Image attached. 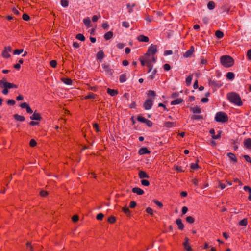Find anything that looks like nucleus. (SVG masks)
<instances>
[{
  "mask_svg": "<svg viewBox=\"0 0 251 251\" xmlns=\"http://www.w3.org/2000/svg\"><path fill=\"white\" fill-rule=\"evenodd\" d=\"M138 176L140 178L143 179L144 178H149V176L144 171H140L138 173Z\"/></svg>",
  "mask_w": 251,
  "mask_h": 251,
  "instance_id": "nucleus-13",
  "label": "nucleus"
},
{
  "mask_svg": "<svg viewBox=\"0 0 251 251\" xmlns=\"http://www.w3.org/2000/svg\"><path fill=\"white\" fill-rule=\"evenodd\" d=\"M30 119L33 120L40 121L42 119V117L39 113L35 111L33 115L30 116Z\"/></svg>",
  "mask_w": 251,
  "mask_h": 251,
  "instance_id": "nucleus-10",
  "label": "nucleus"
},
{
  "mask_svg": "<svg viewBox=\"0 0 251 251\" xmlns=\"http://www.w3.org/2000/svg\"><path fill=\"white\" fill-rule=\"evenodd\" d=\"M215 7V3L212 1H209L207 4V7L209 10H213Z\"/></svg>",
  "mask_w": 251,
  "mask_h": 251,
  "instance_id": "nucleus-29",
  "label": "nucleus"
},
{
  "mask_svg": "<svg viewBox=\"0 0 251 251\" xmlns=\"http://www.w3.org/2000/svg\"><path fill=\"white\" fill-rule=\"evenodd\" d=\"M61 80L67 85H71L72 84V79L69 78H62Z\"/></svg>",
  "mask_w": 251,
  "mask_h": 251,
  "instance_id": "nucleus-23",
  "label": "nucleus"
},
{
  "mask_svg": "<svg viewBox=\"0 0 251 251\" xmlns=\"http://www.w3.org/2000/svg\"><path fill=\"white\" fill-rule=\"evenodd\" d=\"M122 211L126 215H129L130 211L127 207H124L122 208Z\"/></svg>",
  "mask_w": 251,
  "mask_h": 251,
  "instance_id": "nucleus-39",
  "label": "nucleus"
},
{
  "mask_svg": "<svg viewBox=\"0 0 251 251\" xmlns=\"http://www.w3.org/2000/svg\"><path fill=\"white\" fill-rule=\"evenodd\" d=\"M8 52H7V50H4L2 52L3 57L4 58H8L10 55H9Z\"/></svg>",
  "mask_w": 251,
  "mask_h": 251,
  "instance_id": "nucleus-52",
  "label": "nucleus"
},
{
  "mask_svg": "<svg viewBox=\"0 0 251 251\" xmlns=\"http://www.w3.org/2000/svg\"><path fill=\"white\" fill-rule=\"evenodd\" d=\"M61 5L64 7H66L68 6L69 2L67 0H61Z\"/></svg>",
  "mask_w": 251,
  "mask_h": 251,
  "instance_id": "nucleus-40",
  "label": "nucleus"
},
{
  "mask_svg": "<svg viewBox=\"0 0 251 251\" xmlns=\"http://www.w3.org/2000/svg\"><path fill=\"white\" fill-rule=\"evenodd\" d=\"M102 67L105 72L111 75H112V70L110 68V66L109 64H103Z\"/></svg>",
  "mask_w": 251,
  "mask_h": 251,
  "instance_id": "nucleus-11",
  "label": "nucleus"
},
{
  "mask_svg": "<svg viewBox=\"0 0 251 251\" xmlns=\"http://www.w3.org/2000/svg\"><path fill=\"white\" fill-rule=\"evenodd\" d=\"M36 145H37V142L34 139H32L30 141L29 145L31 147H34L36 146Z\"/></svg>",
  "mask_w": 251,
  "mask_h": 251,
  "instance_id": "nucleus-42",
  "label": "nucleus"
},
{
  "mask_svg": "<svg viewBox=\"0 0 251 251\" xmlns=\"http://www.w3.org/2000/svg\"><path fill=\"white\" fill-rule=\"evenodd\" d=\"M97 95L93 93H89V94L84 97V99H94L96 98Z\"/></svg>",
  "mask_w": 251,
  "mask_h": 251,
  "instance_id": "nucleus-26",
  "label": "nucleus"
},
{
  "mask_svg": "<svg viewBox=\"0 0 251 251\" xmlns=\"http://www.w3.org/2000/svg\"><path fill=\"white\" fill-rule=\"evenodd\" d=\"M119 80L121 83L125 82L126 80V75L124 74L120 75Z\"/></svg>",
  "mask_w": 251,
  "mask_h": 251,
  "instance_id": "nucleus-32",
  "label": "nucleus"
},
{
  "mask_svg": "<svg viewBox=\"0 0 251 251\" xmlns=\"http://www.w3.org/2000/svg\"><path fill=\"white\" fill-rule=\"evenodd\" d=\"M176 224L178 226V229L182 230L184 229V226L182 222V220L180 219H177L176 222Z\"/></svg>",
  "mask_w": 251,
  "mask_h": 251,
  "instance_id": "nucleus-14",
  "label": "nucleus"
},
{
  "mask_svg": "<svg viewBox=\"0 0 251 251\" xmlns=\"http://www.w3.org/2000/svg\"><path fill=\"white\" fill-rule=\"evenodd\" d=\"M22 18L24 20L28 21L30 19L29 15L27 14L24 13L22 16Z\"/></svg>",
  "mask_w": 251,
  "mask_h": 251,
  "instance_id": "nucleus-44",
  "label": "nucleus"
},
{
  "mask_svg": "<svg viewBox=\"0 0 251 251\" xmlns=\"http://www.w3.org/2000/svg\"><path fill=\"white\" fill-rule=\"evenodd\" d=\"M198 161H199V160H197V162H198ZM190 167H191V168L192 169L194 170V169H196V168H198L199 167V166H198V163H192V164H191V166H190Z\"/></svg>",
  "mask_w": 251,
  "mask_h": 251,
  "instance_id": "nucleus-48",
  "label": "nucleus"
},
{
  "mask_svg": "<svg viewBox=\"0 0 251 251\" xmlns=\"http://www.w3.org/2000/svg\"><path fill=\"white\" fill-rule=\"evenodd\" d=\"M113 36V33L112 31H109L106 33L104 35V38L106 40H108L112 38Z\"/></svg>",
  "mask_w": 251,
  "mask_h": 251,
  "instance_id": "nucleus-22",
  "label": "nucleus"
},
{
  "mask_svg": "<svg viewBox=\"0 0 251 251\" xmlns=\"http://www.w3.org/2000/svg\"><path fill=\"white\" fill-rule=\"evenodd\" d=\"M156 69H154V70H153V71L152 72V73H151V75H150L149 77L150 79H153L154 78V75L156 74Z\"/></svg>",
  "mask_w": 251,
  "mask_h": 251,
  "instance_id": "nucleus-62",
  "label": "nucleus"
},
{
  "mask_svg": "<svg viewBox=\"0 0 251 251\" xmlns=\"http://www.w3.org/2000/svg\"><path fill=\"white\" fill-rule=\"evenodd\" d=\"M25 118L24 116L17 114V121H24Z\"/></svg>",
  "mask_w": 251,
  "mask_h": 251,
  "instance_id": "nucleus-55",
  "label": "nucleus"
},
{
  "mask_svg": "<svg viewBox=\"0 0 251 251\" xmlns=\"http://www.w3.org/2000/svg\"><path fill=\"white\" fill-rule=\"evenodd\" d=\"M72 220L74 222H76L79 220V217L77 215H75L72 217Z\"/></svg>",
  "mask_w": 251,
  "mask_h": 251,
  "instance_id": "nucleus-53",
  "label": "nucleus"
},
{
  "mask_svg": "<svg viewBox=\"0 0 251 251\" xmlns=\"http://www.w3.org/2000/svg\"><path fill=\"white\" fill-rule=\"evenodd\" d=\"M137 39L140 42H148L149 41V38L143 35H139Z\"/></svg>",
  "mask_w": 251,
  "mask_h": 251,
  "instance_id": "nucleus-15",
  "label": "nucleus"
},
{
  "mask_svg": "<svg viewBox=\"0 0 251 251\" xmlns=\"http://www.w3.org/2000/svg\"><path fill=\"white\" fill-rule=\"evenodd\" d=\"M29 106V105L26 103V102H24V103H21L20 105V106L22 108H26L28 106Z\"/></svg>",
  "mask_w": 251,
  "mask_h": 251,
  "instance_id": "nucleus-57",
  "label": "nucleus"
},
{
  "mask_svg": "<svg viewBox=\"0 0 251 251\" xmlns=\"http://www.w3.org/2000/svg\"><path fill=\"white\" fill-rule=\"evenodd\" d=\"M215 119L217 122L225 123L228 121V118L225 112H219L216 114Z\"/></svg>",
  "mask_w": 251,
  "mask_h": 251,
  "instance_id": "nucleus-4",
  "label": "nucleus"
},
{
  "mask_svg": "<svg viewBox=\"0 0 251 251\" xmlns=\"http://www.w3.org/2000/svg\"><path fill=\"white\" fill-rule=\"evenodd\" d=\"M194 52V47L191 46L190 49L184 53L183 56L185 58L191 57Z\"/></svg>",
  "mask_w": 251,
  "mask_h": 251,
  "instance_id": "nucleus-8",
  "label": "nucleus"
},
{
  "mask_svg": "<svg viewBox=\"0 0 251 251\" xmlns=\"http://www.w3.org/2000/svg\"><path fill=\"white\" fill-rule=\"evenodd\" d=\"M104 217V215L102 213H99L96 217V218L98 220H102Z\"/></svg>",
  "mask_w": 251,
  "mask_h": 251,
  "instance_id": "nucleus-50",
  "label": "nucleus"
},
{
  "mask_svg": "<svg viewBox=\"0 0 251 251\" xmlns=\"http://www.w3.org/2000/svg\"><path fill=\"white\" fill-rule=\"evenodd\" d=\"M153 201V202H154L155 204H156L158 207H160V208H161V207H163V204H162L161 202H160V201H158L157 200H154Z\"/></svg>",
  "mask_w": 251,
  "mask_h": 251,
  "instance_id": "nucleus-47",
  "label": "nucleus"
},
{
  "mask_svg": "<svg viewBox=\"0 0 251 251\" xmlns=\"http://www.w3.org/2000/svg\"><path fill=\"white\" fill-rule=\"evenodd\" d=\"M83 23L87 26V27L91 26V20L89 17L84 19Z\"/></svg>",
  "mask_w": 251,
  "mask_h": 251,
  "instance_id": "nucleus-27",
  "label": "nucleus"
},
{
  "mask_svg": "<svg viewBox=\"0 0 251 251\" xmlns=\"http://www.w3.org/2000/svg\"><path fill=\"white\" fill-rule=\"evenodd\" d=\"M164 126L166 127H172L176 126V124L172 122H166L164 124Z\"/></svg>",
  "mask_w": 251,
  "mask_h": 251,
  "instance_id": "nucleus-25",
  "label": "nucleus"
},
{
  "mask_svg": "<svg viewBox=\"0 0 251 251\" xmlns=\"http://www.w3.org/2000/svg\"><path fill=\"white\" fill-rule=\"evenodd\" d=\"M192 80V75H190L186 79V83L187 85H190Z\"/></svg>",
  "mask_w": 251,
  "mask_h": 251,
  "instance_id": "nucleus-36",
  "label": "nucleus"
},
{
  "mask_svg": "<svg viewBox=\"0 0 251 251\" xmlns=\"http://www.w3.org/2000/svg\"><path fill=\"white\" fill-rule=\"evenodd\" d=\"M104 54L103 51L102 50H100L97 54V58L100 61H101V60L104 58Z\"/></svg>",
  "mask_w": 251,
  "mask_h": 251,
  "instance_id": "nucleus-21",
  "label": "nucleus"
},
{
  "mask_svg": "<svg viewBox=\"0 0 251 251\" xmlns=\"http://www.w3.org/2000/svg\"><path fill=\"white\" fill-rule=\"evenodd\" d=\"M146 211L147 213H148V214L151 216L153 215V210L151 207H147L146 209Z\"/></svg>",
  "mask_w": 251,
  "mask_h": 251,
  "instance_id": "nucleus-43",
  "label": "nucleus"
},
{
  "mask_svg": "<svg viewBox=\"0 0 251 251\" xmlns=\"http://www.w3.org/2000/svg\"><path fill=\"white\" fill-rule=\"evenodd\" d=\"M132 192L136 193L138 195H141L144 194V191L140 188L134 187L132 190Z\"/></svg>",
  "mask_w": 251,
  "mask_h": 251,
  "instance_id": "nucleus-17",
  "label": "nucleus"
},
{
  "mask_svg": "<svg viewBox=\"0 0 251 251\" xmlns=\"http://www.w3.org/2000/svg\"><path fill=\"white\" fill-rule=\"evenodd\" d=\"M116 221V218L114 216H111L108 219V222L111 224H113Z\"/></svg>",
  "mask_w": 251,
  "mask_h": 251,
  "instance_id": "nucleus-38",
  "label": "nucleus"
},
{
  "mask_svg": "<svg viewBox=\"0 0 251 251\" xmlns=\"http://www.w3.org/2000/svg\"><path fill=\"white\" fill-rule=\"evenodd\" d=\"M191 109L194 113H200L201 112V109L197 106L192 107Z\"/></svg>",
  "mask_w": 251,
  "mask_h": 251,
  "instance_id": "nucleus-33",
  "label": "nucleus"
},
{
  "mask_svg": "<svg viewBox=\"0 0 251 251\" xmlns=\"http://www.w3.org/2000/svg\"><path fill=\"white\" fill-rule=\"evenodd\" d=\"M157 51V46L151 44L148 48V51L146 53L145 56H146L148 58H150V56L152 55L151 58V59H152V61L153 62H155L156 61V59L154 57V55L156 54Z\"/></svg>",
  "mask_w": 251,
  "mask_h": 251,
  "instance_id": "nucleus-3",
  "label": "nucleus"
},
{
  "mask_svg": "<svg viewBox=\"0 0 251 251\" xmlns=\"http://www.w3.org/2000/svg\"><path fill=\"white\" fill-rule=\"evenodd\" d=\"M148 96H153V97H155V95H156V94H155V91H152V90H149L148 91Z\"/></svg>",
  "mask_w": 251,
  "mask_h": 251,
  "instance_id": "nucleus-60",
  "label": "nucleus"
},
{
  "mask_svg": "<svg viewBox=\"0 0 251 251\" xmlns=\"http://www.w3.org/2000/svg\"><path fill=\"white\" fill-rule=\"evenodd\" d=\"M50 66L52 67V68H55L57 66V62L56 60H54L50 61Z\"/></svg>",
  "mask_w": 251,
  "mask_h": 251,
  "instance_id": "nucleus-45",
  "label": "nucleus"
},
{
  "mask_svg": "<svg viewBox=\"0 0 251 251\" xmlns=\"http://www.w3.org/2000/svg\"><path fill=\"white\" fill-rule=\"evenodd\" d=\"M141 182L142 185L145 186H148L150 185V182L147 180L143 179L141 180Z\"/></svg>",
  "mask_w": 251,
  "mask_h": 251,
  "instance_id": "nucleus-41",
  "label": "nucleus"
},
{
  "mask_svg": "<svg viewBox=\"0 0 251 251\" xmlns=\"http://www.w3.org/2000/svg\"><path fill=\"white\" fill-rule=\"evenodd\" d=\"M215 36L218 38H219V39L222 38L224 36V33L222 31H221L220 30H217L215 32Z\"/></svg>",
  "mask_w": 251,
  "mask_h": 251,
  "instance_id": "nucleus-30",
  "label": "nucleus"
},
{
  "mask_svg": "<svg viewBox=\"0 0 251 251\" xmlns=\"http://www.w3.org/2000/svg\"><path fill=\"white\" fill-rule=\"evenodd\" d=\"M153 104V101L151 99H148L146 100V101L144 103V107L146 110L150 109Z\"/></svg>",
  "mask_w": 251,
  "mask_h": 251,
  "instance_id": "nucleus-7",
  "label": "nucleus"
},
{
  "mask_svg": "<svg viewBox=\"0 0 251 251\" xmlns=\"http://www.w3.org/2000/svg\"><path fill=\"white\" fill-rule=\"evenodd\" d=\"M122 25H123V26H124L126 28H128L129 26V25L128 23L126 21H124L122 23Z\"/></svg>",
  "mask_w": 251,
  "mask_h": 251,
  "instance_id": "nucleus-63",
  "label": "nucleus"
},
{
  "mask_svg": "<svg viewBox=\"0 0 251 251\" xmlns=\"http://www.w3.org/2000/svg\"><path fill=\"white\" fill-rule=\"evenodd\" d=\"M220 62L223 66L228 68L234 64V59L229 55H223L220 58Z\"/></svg>",
  "mask_w": 251,
  "mask_h": 251,
  "instance_id": "nucleus-2",
  "label": "nucleus"
},
{
  "mask_svg": "<svg viewBox=\"0 0 251 251\" xmlns=\"http://www.w3.org/2000/svg\"><path fill=\"white\" fill-rule=\"evenodd\" d=\"M151 62H153L152 61V59H151V58L146 59V66H147L149 68V70L148 71V72H151L152 69V65L151 64Z\"/></svg>",
  "mask_w": 251,
  "mask_h": 251,
  "instance_id": "nucleus-12",
  "label": "nucleus"
},
{
  "mask_svg": "<svg viewBox=\"0 0 251 251\" xmlns=\"http://www.w3.org/2000/svg\"><path fill=\"white\" fill-rule=\"evenodd\" d=\"M3 84V88H6L8 89L15 87L14 84L9 83V82H7L5 81V80H4V79L0 81V84Z\"/></svg>",
  "mask_w": 251,
  "mask_h": 251,
  "instance_id": "nucleus-6",
  "label": "nucleus"
},
{
  "mask_svg": "<svg viewBox=\"0 0 251 251\" xmlns=\"http://www.w3.org/2000/svg\"><path fill=\"white\" fill-rule=\"evenodd\" d=\"M248 224L247 219H243L240 221L239 225L241 226H246Z\"/></svg>",
  "mask_w": 251,
  "mask_h": 251,
  "instance_id": "nucleus-37",
  "label": "nucleus"
},
{
  "mask_svg": "<svg viewBox=\"0 0 251 251\" xmlns=\"http://www.w3.org/2000/svg\"><path fill=\"white\" fill-rule=\"evenodd\" d=\"M209 133L212 135V138L213 139H217L221 138V131H219L218 134L217 135H214V129L213 128H211L209 131Z\"/></svg>",
  "mask_w": 251,
  "mask_h": 251,
  "instance_id": "nucleus-9",
  "label": "nucleus"
},
{
  "mask_svg": "<svg viewBox=\"0 0 251 251\" xmlns=\"http://www.w3.org/2000/svg\"><path fill=\"white\" fill-rule=\"evenodd\" d=\"M8 105H14L15 104V101L13 100H9L7 101Z\"/></svg>",
  "mask_w": 251,
  "mask_h": 251,
  "instance_id": "nucleus-56",
  "label": "nucleus"
},
{
  "mask_svg": "<svg viewBox=\"0 0 251 251\" xmlns=\"http://www.w3.org/2000/svg\"><path fill=\"white\" fill-rule=\"evenodd\" d=\"M100 17V15H99V16L94 15L92 17V21L93 22H96L98 21L99 18Z\"/></svg>",
  "mask_w": 251,
  "mask_h": 251,
  "instance_id": "nucleus-59",
  "label": "nucleus"
},
{
  "mask_svg": "<svg viewBox=\"0 0 251 251\" xmlns=\"http://www.w3.org/2000/svg\"><path fill=\"white\" fill-rule=\"evenodd\" d=\"M243 189L245 191H248L249 193V194H251V188H250L248 186H245Z\"/></svg>",
  "mask_w": 251,
  "mask_h": 251,
  "instance_id": "nucleus-61",
  "label": "nucleus"
},
{
  "mask_svg": "<svg viewBox=\"0 0 251 251\" xmlns=\"http://www.w3.org/2000/svg\"><path fill=\"white\" fill-rule=\"evenodd\" d=\"M227 156L230 158V159H231L235 162H237V158H236V156L234 155V154H233V153L230 152V153H227Z\"/></svg>",
  "mask_w": 251,
  "mask_h": 251,
  "instance_id": "nucleus-28",
  "label": "nucleus"
},
{
  "mask_svg": "<svg viewBox=\"0 0 251 251\" xmlns=\"http://www.w3.org/2000/svg\"><path fill=\"white\" fill-rule=\"evenodd\" d=\"M107 92L108 94L111 95V96H114L118 94V91L114 89H111L110 88H108L107 90Z\"/></svg>",
  "mask_w": 251,
  "mask_h": 251,
  "instance_id": "nucleus-20",
  "label": "nucleus"
},
{
  "mask_svg": "<svg viewBox=\"0 0 251 251\" xmlns=\"http://www.w3.org/2000/svg\"><path fill=\"white\" fill-rule=\"evenodd\" d=\"M163 68L165 71H169L171 69V66L169 64H165L163 66Z\"/></svg>",
  "mask_w": 251,
  "mask_h": 251,
  "instance_id": "nucleus-54",
  "label": "nucleus"
},
{
  "mask_svg": "<svg viewBox=\"0 0 251 251\" xmlns=\"http://www.w3.org/2000/svg\"><path fill=\"white\" fill-rule=\"evenodd\" d=\"M247 55L249 59L251 60V49L248 50Z\"/></svg>",
  "mask_w": 251,
  "mask_h": 251,
  "instance_id": "nucleus-64",
  "label": "nucleus"
},
{
  "mask_svg": "<svg viewBox=\"0 0 251 251\" xmlns=\"http://www.w3.org/2000/svg\"><path fill=\"white\" fill-rule=\"evenodd\" d=\"M191 118L193 120H199L202 119V117L201 115H194L192 116Z\"/></svg>",
  "mask_w": 251,
  "mask_h": 251,
  "instance_id": "nucleus-49",
  "label": "nucleus"
},
{
  "mask_svg": "<svg viewBox=\"0 0 251 251\" xmlns=\"http://www.w3.org/2000/svg\"><path fill=\"white\" fill-rule=\"evenodd\" d=\"M209 84L210 86L217 87H220L222 85L220 82L212 80L209 81Z\"/></svg>",
  "mask_w": 251,
  "mask_h": 251,
  "instance_id": "nucleus-19",
  "label": "nucleus"
},
{
  "mask_svg": "<svg viewBox=\"0 0 251 251\" xmlns=\"http://www.w3.org/2000/svg\"><path fill=\"white\" fill-rule=\"evenodd\" d=\"M235 75L232 72H228L226 74V77L229 80H232L234 79Z\"/></svg>",
  "mask_w": 251,
  "mask_h": 251,
  "instance_id": "nucleus-31",
  "label": "nucleus"
},
{
  "mask_svg": "<svg viewBox=\"0 0 251 251\" xmlns=\"http://www.w3.org/2000/svg\"><path fill=\"white\" fill-rule=\"evenodd\" d=\"M136 206V202L134 201H131L130 202V205H129V207L131 208H134V207H135V206Z\"/></svg>",
  "mask_w": 251,
  "mask_h": 251,
  "instance_id": "nucleus-58",
  "label": "nucleus"
},
{
  "mask_svg": "<svg viewBox=\"0 0 251 251\" xmlns=\"http://www.w3.org/2000/svg\"><path fill=\"white\" fill-rule=\"evenodd\" d=\"M186 220L188 223H189L190 224H192L195 221L194 218L192 216L187 217L186 218Z\"/></svg>",
  "mask_w": 251,
  "mask_h": 251,
  "instance_id": "nucleus-35",
  "label": "nucleus"
},
{
  "mask_svg": "<svg viewBox=\"0 0 251 251\" xmlns=\"http://www.w3.org/2000/svg\"><path fill=\"white\" fill-rule=\"evenodd\" d=\"M183 101V99H182L181 98H179V99H177L176 100H174L171 101V105L178 104L181 103Z\"/></svg>",
  "mask_w": 251,
  "mask_h": 251,
  "instance_id": "nucleus-24",
  "label": "nucleus"
},
{
  "mask_svg": "<svg viewBox=\"0 0 251 251\" xmlns=\"http://www.w3.org/2000/svg\"><path fill=\"white\" fill-rule=\"evenodd\" d=\"M147 119H146L144 117H141V116H138L137 117V120L139 122H142V123H145L147 121Z\"/></svg>",
  "mask_w": 251,
  "mask_h": 251,
  "instance_id": "nucleus-46",
  "label": "nucleus"
},
{
  "mask_svg": "<svg viewBox=\"0 0 251 251\" xmlns=\"http://www.w3.org/2000/svg\"><path fill=\"white\" fill-rule=\"evenodd\" d=\"M227 99L230 102L235 105L239 106H241L243 105L240 96L235 92L228 93L227 94Z\"/></svg>",
  "mask_w": 251,
  "mask_h": 251,
  "instance_id": "nucleus-1",
  "label": "nucleus"
},
{
  "mask_svg": "<svg viewBox=\"0 0 251 251\" xmlns=\"http://www.w3.org/2000/svg\"><path fill=\"white\" fill-rule=\"evenodd\" d=\"M40 194L42 197H46L48 195V192L45 190H42L41 191Z\"/></svg>",
  "mask_w": 251,
  "mask_h": 251,
  "instance_id": "nucleus-51",
  "label": "nucleus"
},
{
  "mask_svg": "<svg viewBox=\"0 0 251 251\" xmlns=\"http://www.w3.org/2000/svg\"><path fill=\"white\" fill-rule=\"evenodd\" d=\"M76 38L78 40L81 41H84L85 39V38L84 36V35L80 33L76 35Z\"/></svg>",
  "mask_w": 251,
  "mask_h": 251,
  "instance_id": "nucleus-34",
  "label": "nucleus"
},
{
  "mask_svg": "<svg viewBox=\"0 0 251 251\" xmlns=\"http://www.w3.org/2000/svg\"><path fill=\"white\" fill-rule=\"evenodd\" d=\"M139 154L140 155H143L145 154H149L150 153V151L148 150V149L146 148H142L139 151Z\"/></svg>",
  "mask_w": 251,
  "mask_h": 251,
  "instance_id": "nucleus-16",
  "label": "nucleus"
},
{
  "mask_svg": "<svg viewBox=\"0 0 251 251\" xmlns=\"http://www.w3.org/2000/svg\"><path fill=\"white\" fill-rule=\"evenodd\" d=\"M244 145L245 146L249 149H251V138H248L246 139L244 142Z\"/></svg>",
  "mask_w": 251,
  "mask_h": 251,
  "instance_id": "nucleus-18",
  "label": "nucleus"
},
{
  "mask_svg": "<svg viewBox=\"0 0 251 251\" xmlns=\"http://www.w3.org/2000/svg\"><path fill=\"white\" fill-rule=\"evenodd\" d=\"M184 248L186 251H192V249L189 244V239L188 237L185 238V242L183 243Z\"/></svg>",
  "mask_w": 251,
  "mask_h": 251,
  "instance_id": "nucleus-5",
  "label": "nucleus"
}]
</instances>
